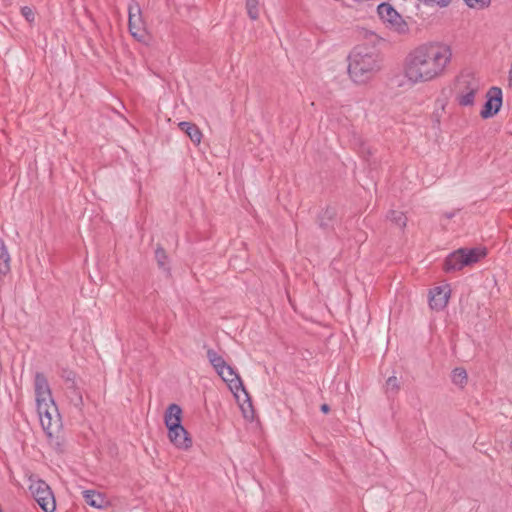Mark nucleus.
Returning a JSON list of instances; mask_svg holds the SVG:
<instances>
[{"label": "nucleus", "instance_id": "f257e3e1", "mask_svg": "<svg viewBox=\"0 0 512 512\" xmlns=\"http://www.w3.org/2000/svg\"><path fill=\"white\" fill-rule=\"evenodd\" d=\"M452 59V48L444 42L421 44L406 56L404 77L412 85L434 81L445 75Z\"/></svg>", "mask_w": 512, "mask_h": 512}, {"label": "nucleus", "instance_id": "f03ea898", "mask_svg": "<svg viewBox=\"0 0 512 512\" xmlns=\"http://www.w3.org/2000/svg\"><path fill=\"white\" fill-rule=\"evenodd\" d=\"M34 386L40 424L44 432L51 437L61 427L60 414L52 398L48 381L43 374L35 375Z\"/></svg>", "mask_w": 512, "mask_h": 512}, {"label": "nucleus", "instance_id": "7ed1b4c3", "mask_svg": "<svg viewBox=\"0 0 512 512\" xmlns=\"http://www.w3.org/2000/svg\"><path fill=\"white\" fill-rule=\"evenodd\" d=\"M382 67V60L373 49L358 46L348 56V74L359 85L368 83Z\"/></svg>", "mask_w": 512, "mask_h": 512}, {"label": "nucleus", "instance_id": "20e7f679", "mask_svg": "<svg viewBox=\"0 0 512 512\" xmlns=\"http://www.w3.org/2000/svg\"><path fill=\"white\" fill-rule=\"evenodd\" d=\"M182 414V408L178 404H170L164 413V423L171 444L179 450L187 451L192 447L193 440L181 423Z\"/></svg>", "mask_w": 512, "mask_h": 512}, {"label": "nucleus", "instance_id": "39448f33", "mask_svg": "<svg viewBox=\"0 0 512 512\" xmlns=\"http://www.w3.org/2000/svg\"><path fill=\"white\" fill-rule=\"evenodd\" d=\"M217 374L227 384L230 391L233 393L244 419L252 422L255 419L253 402L243 387L242 381L234 368L227 364Z\"/></svg>", "mask_w": 512, "mask_h": 512}, {"label": "nucleus", "instance_id": "423d86ee", "mask_svg": "<svg viewBox=\"0 0 512 512\" xmlns=\"http://www.w3.org/2000/svg\"><path fill=\"white\" fill-rule=\"evenodd\" d=\"M28 482V490L39 507L44 512H54L56 510V500L50 486L34 475L28 477Z\"/></svg>", "mask_w": 512, "mask_h": 512}, {"label": "nucleus", "instance_id": "0eeeda50", "mask_svg": "<svg viewBox=\"0 0 512 512\" xmlns=\"http://www.w3.org/2000/svg\"><path fill=\"white\" fill-rule=\"evenodd\" d=\"M377 12L389 30L399 35H403L408 32V24L391 4L386 2L381 3L378 5Z\"/></svg>", "mask_w": 512, "mask_h": 512}, {"label": "nucleus", "instance_id": "6e6552de", "mask_svg": "<svg viewBox=\"0 0 512 512\" xmlns=\"http://www.w3.org/2000/svg\"><path fill=\"white\" fill-rule=\"evenodd\" d=\"M486 97L487 100L480 112L481 117L484 119L493 117L500 110L502 106V90L499 87L493 86L488 90Z\"/></svg>", "mask_w": 512, "mask_h": 512}, {"label": "nucleus", "instance_id": "1a4fd4ad", "mask_svg": "<svg viewBox=\"0 0 512 512\" xmlns=\"http://www.w3.org/2000/svg\"><path fill=\"white\" fill-rule=\"evenodd\" d=\"M129 31L138 41H144L146 38V30L141 20L138 6L129 7Z\"/></svg>", "mask_w": 512, "mask_h": 512}, {"label": "nucleus", "instance_id": "9d476101", "mask_svg": "<svg viewBox=\"0 0 512 512\" xmlns=\"http://www.w3.org/2000/svg\"><path fill=\"white\" fill-rule=\"evenodd\" d=\"M450 287L449 285H443L433 288L429 294V305L433 310L444 309L450 298Z\"/></svg>", "mask_w": 512, "mask_h": 512}, {"label": "nucleus", "instance_id": "9b49d317", "mask_svg": "<svg viewBox=\"0 0 512 512\" xmlns=\"http://www.w3.org/2000/svg\"><path fill=\"white\" fill-rule=\"evenodd\" d=\"M465 266H467V262L465 261L464 248L449 254L444 263V269L447 272L461 270Z\"/></svg>", "mask_w": 512, "mask_h": 512}, {"label": "nucleus", "instance_id": "f8f14e48", "mask_svg": "<svg viewBox=\"0 0 512 512\" xmlns=\"http://www.w3.org/2000/svg\"><path fill=\"white\" fill-rule=\"evenodd\" d=\"M83 497L85 502L93 508L104 509L109 505L107 498L103 494L93 490L83 491Z\"/></svg>", "mask_w": 512, "mask_h": 512}, {"label": "nucleus", "instance_id": "ddd939ff", "mask_svg": "<svg viewBox=\"0 0 512 512\" xmlns=\"http://www.w3.org/2000/svg\"><path fill=\"white\" fill-rule=\"evenodd\" d=\"M178 126L183 132L187 134V136L193 143L199 144L201 142L202 133L195 124L183 121L180 122Z\"/></svg>", "mask_w": 512, "mask_h": 512}, {"label": "nucleus", "instance_id": "4468645a", "mask_svg": "<svg viewBox=\"0 0 512 512\" xmlns=\"http://www.w3.org/2000/svg\"><path fill=\"white\" fill-rule=\"evenodd\" d=\"M479 90V84L477 82L471 83L465 92L459 95L458 101L462 106H470L474 103L475 94Z\"/></svg>", "mask_w": 512, "mask_h": 512}, {"label": "nucleus", "instance_id": "2eb2a0df", "mask_svg": "<svg viewBox=\"0 0 512 512\" xmlns=\"http://www.w3.org/2000/svg\"><path fill=\"white\" fill-rule=\"evenodd\" d=\"M486 249L482 247H475L470 249L464 248L465 261L467 266L478 262L480 259L485 257Z\"/></svg>", "mask_w": 512, "mask_h": 512}, {"label": "nucleus", "instance_id": "dca6fc26", "mask_svg": "<svg viewBox=\"0 0 512 512\" xmlns=\"http://www.w3.org/2000/svg\"><path fill=\"white\" fill-rule=\"evenodd\" d=\"M10 255L2 240H0V274L6 275L10 271Z\"/></svg>", "mask_w": 512, "mask_h": 512}, {"label": "nucleus", "instance_id": "f3484780", "mask_svg": "<svg viewBox=\"0 0 512 512\" xmlns=\"http://www.w3.org/2000/svg\"><path fill=\"white\" fill-rule=\"evenodd\" d=\"M207 358L217 373L227 365L224 358L214 350L207 351Z\"/></svg>", "mask_w": 512, "mask_h": 512}, {"label": "nucleus", "instance_id": "a211bd4d", "mask_svg": "<svg viewBox=\"0 0 512 512\" xmlns=\"http://www.w3.org/2000/svg\"><path fill=\"white\" fill-rule=\"evenodd\" d=\"M336 217V210L333 207H328L323 211V213L319 217L320 226L323 228H328L334 218Z\"/></svg>", "mask_w": 512, "mask_h": 512}, {"label": "nucleus", "instance_id": "6ab92c4d", "mask_svg": "<svg viewBox=\"0 0 512 512\" xmlns=\"http://www.w3.org/2000/svg\"><path fill=\"white\" fill-rule=\"evenodd\" d=\"M452 382L460 387H464V385L467 383V372L464 368H455L452 371Z\"/></svg>", "mask_w": 512, "mask_h": 512}, {"label": "nucleus", "instance_id": "aec40b11", "mask_svg": "<svg viewBox=\"0 0 512 512\" xmlns=\"http://www.w3.org/2000/svg\"><path fill=\"white\" fill-rule=\"evenodd\" d=\"M399 388L400 384L396 376H391L386 380L385 390L387 394H396Z\"/></svg>", "mask_w": 512, "mask_h": 512}, {"label": "nucleus", "instance_id": "412c9836", "mask_svg": "<svg viewBox=\"0 0 512 512\" xmlns=\"http://www.w3.org/2000/svg\"><path fill=\"white\" fill-rule=\"evenodd\" d=\"M388 218L397 224L399 227H404L406 225V216L400 211H390L388 214Z\"/></svg>", "mask_w": 512, "mask_h": 512}, {"label": "nucleus", "instance_id": "4be33fe9", "mask_svg": "<svg viewBox=\"0 0 512 512\" xmlns=\"http://www.w3.org/2000/svg\"><path fill=\"white\" fill-rule=\"evenodd\" d=\"M464 2L471 9L482 10L489 7L491 0H464Z\"/></svg>", "mask_w": 512, "mask_h": 512}, {"label": "nucleus", "instance_id": "5701e85b", "mask_svg": "<svg viewBox=\"0 0 512 512\" xmlns=\"http://www.w3.org/2000/svg\"><path fill=\"white\" fill-rule=\"evenodd\" d=\"M156 259L160 267L165 268L167 256L163 249L156 250Z\"/></svg>", "mask_w": 512, "mask_h": 512}, {"label": "nucleus", "instance_id": "b1692460", "mask_svg": "<svg viewBox=\"0 0 512 512\" xmlns=\"http://www.w3.org/2000/svg\"><path fill=\"white\" fill-rule=\"evenodd\" d=\"M21 14L28 22L34 21V12L30 7H22Z\"/></svg>", "mask_w": 512, "mask_h": 512}, {"label": "nucleus", "instance_id": "393cba45", "mask_svg": "<svg viewBox=\"0 0 512 512\" xmlns=\"http://www.w3.org/2000/svg\"><path fill=\"white\" fill-rule=\"evenodd\" d=\"M247 10L248 14L252 19L256 18V1L255 0H247Z\"/></svg>", "mask_w": 512, "mask_h": 512}, {"label": "nucleus", "instance_id": "a878e982", "mask_svg": "<svg viewBox=\"0 0 512 512\" xmlns=\"http://www.w3.org/2000/svg\"><path fill=\"white\" fill-rule=\"evenodd\" d=\"M426 3L435 4L439 7H446L449 5L451 0H424Z\"/></svg>", "mask_w": 512, "mask_h": 512}, {"label": "nucleus", "instance_id": "bb28decb", "mask_svg": "<svg viewBox=\"0 0 512 512\" xmlns=\"http://www.w3.org/2000/svg\"><path fill=\"white\" fill-rule=\"evenodd\" d=\"M329 406L327 404H323L321 406V411L324 412V413H327L329 411Z\"/></svg>", "mask_w": 512, "mask_h": 512}]
</instances>
